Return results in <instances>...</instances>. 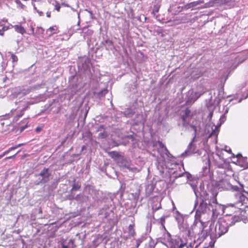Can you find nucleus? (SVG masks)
Segmentation results:
<instances>
[{"label":"nucleus","mask_w":248,"mask_h":248,"mask_svg":"<svg viewBox=\"0 0 248 248\" xmlns=\"http://www.w3.org/2000/svg\"><path fill=\"white\" fill-rule=\"evenodd\" d=\"M186 246L189 247L190 248H197V245H195V241L194 240L193 242H191L188 243L187 242V244L186 245Z\"/></svg>","instance_id":"nucleus-20"},{"label":"nucleus","mask_w":248,"mask_h":248,"mask_svg":"<svg viewBox=\"0 0 248 248\" xmlns=\"http://www.w3.org/2000/svg\"><path fill=\"white\" fill-rule=\"evenodd\" d=\"M197 198L201 201H212L213 204H217L215 197L217 193H214L213 187H192Z\"/></svg>","instance_id":"nucleus-3"},{"label":"nucleus","mask_w":248,"mask_h":248,"mask_svg":"<svg viewBox=\"0 0 248 248\" xmlns=\"http://www.w3.org/2000/svg\"><path fill=\"white\" fill-rule=\"evenodd\" d=\"M137 247L138 248V247L140 245V242H139V241H137Z\"/></svg>","instance_id":"nucleus-40"},{"label":"nucleus","mask_w":248,"mask_h":248,"mask_svg":"<svg viewBox=\"0 0 248 248\" xmlns=\"http://www.w3.org/2000/svg\"><path fill=\"white\" fill-rule=\"evenodd\" d=\"M84 148H85V146H83L82 147V150H84Z\"/></svg>","instance_id":"nucleus-42"},{"label":"nucleus","mask_w":248,"mask_h":248,"mask_svg":"<svg viewBox=\"0 0 248 248\" xmlns=\"http://www.w3.org/2000/svg\"><path fill=\"white\" fill-rule=\"evenodd\" d=\"M167 239L168 241H171L172 245L170 247H174L175 248H178L179 246L182 244L184 243V245L183 246V248H184L186 245L187 244V240H185V239H182L179 238H176L175 239H171V236L170 233L167 232Z\"/></svg>","instance_id":"nucleus-6"},{"label":"nucleus","mask_w":248,"mask_h":248,"mask_svg":"<svg viewBox=\"0 0 248 248\" xmlns=\"http://www.w3.org/2000/svg\"><path fill=\"white\" fill-rule=\"evenodd\" d=\"M21 125L18 128V130H19L20 133L22 132L26 128L30 126L29 121L28 118H24L19 123Z\"/></svg>","instance_id":"nucleus-8"},{"label":"nucleus","mask_w":248,"mask_h":248,"mask_svg":"<svg viewBox=\"0 0 248 248\" xmlns=\"http://www.w3.org/2000/svg\"><path fill=\"white\" fill-rule=\"evenodd\" d=\"M159 11V7L155 6L154 9L153 10L154 12L157 13Z\"/></svg>","instance_id":"nucleus-32"},{"label":"nucleus","mask_w":248,"mask_h":248,"mask_svg":"<svg viewBox=\"0 0 248 248\" xmlns=\"http://www.w3.org/2000/svg\"><path fill=\"white\" fill-rule=\"evenodd\" d=\"M80 187H76V186H74V187H73L72 189V190H77V189H78V188H79Z\"/></svg>","instance_id":"nucleus-38"},{"label":"nucleus","mask_w":248,"mask_h":248,"mask_svg":"<svg viewBox=\"0 0 248 248\" xmlns=\"http://www.w3.org/2000/svg\"><path fill=\"white\" fill-rule=\"evenodd\" d=\"M60 31L58 27L56 25L49 27L46 31L47 32H49V36H51L54 34H57Z\"/></svg>","instance_id":"nucleus-10"},{"label":"nucleus","mask_w":248,"mask_h":248,"mask_svg":"<svg viewBox=\"0 0 248 248\" xmlns=\"http://www.w3.org/2000/svg\"><path fill=\"white\" fill-rule=\"evenodd\" d=\"M36 10V12L38 13V14H39V15L40 16H43L44 13H43V12H42V11H39L38 10H37V9H36V10Z\"/></svg>","instance_id":"nucleus-33"},{"label":"nucleus","mask_w":248,"mask_h":248,"mask_svg":"<svg viewBox=\"0 0 248 248\" xmlns=\"http://www.w3.org/2000/svg\"><path fill=\"white\" fill-rule=\"evenodd\" d=\"M16 111V109H15L14 110H12V113H13V112H14V111Z\"/></svg>","instance_id":"nucleus-46"},{"label":"nucleus","mask_w":248,"mask_h":248,"mask_svg":"<svg viewBox=\"0 0 248 248\" xmlns=\"http://www.w3.org/2000/svg\"><path fill=\"white\" fill-rule=\"evenodd\" d=\"M3 156H4V155L2 154L0 155V159Z\"/></svg>","instance_id":"nucleus-41"},{"label":"nucleus","mask_w":248,"mask_h":248,"mask_svg":"<svg viewBox=\"0 0 248 248\" xmlns=\"http://www.w3.org/2000/svg\"><path fill=\"white\" fill-rule=\"evenodd\" d=\"M217 229L219 230L218 236H222L225 234L228 231L229 225L228 223L224 220H220L216 223Z\"/></svg>","instance_id":"nucleus-5"},{"label":"nucleus","mask_w":248,"mask_h":248,"mask_svg":"<svg viewBox=\"0 0 248 248\" xmlns=\"http://www.w3.org/2000/svg\"><path fill=\"white\" fill-rule=\"evenodd\" d=\"M195 101V100H192V99H189L187 100H186V105H189L193 104Z\"/></svg>","instance_id":"nucleus-26"},{"label":"nucleus","mask_w":248,"mask_h":248,"mask_svg":"<svg viewBox=\"0 0 248 248\" xmlns=\"http://www.w3.org/2000/svg\"><path fill=\"white\" fill-rule=\"evenodd\" d=\"M231 149H229L228 151V152L230 153V152H231Z\"/></svg>","instance_id":"nucleus-44"},{"label":"nucleus","mask_w":248,"mask_h":248,"mask_svg":"<svg viewBox=\"0 0 248 248\" xmlns=\"http://www.w3.org/2000/svg\"><path fill=\"white\" fill-rule=\"evenodd\" d=\"M27 109V107H25L20 110V112L14 116V120L17 121L24 114L25 111Z\"/></svg>","instance_id":"nucleus-16"},{"label":"nucleus","mask_w":248,"mask_h":248,"mask_svg":"<svg viewBox=\"0 0 248 248\" xmlns=\"http://www.w3.org/2000/svg\"><path fill=\"white\" fill-rule=\"evenodd\" d=\"M184 114L181 116V119L183 121V125L184 126H186L188 125V123L186 121V119L189 116L191 112L190 110L187 108L184 111H183Z\"/></svg>","instance_id":"nucleus-9"},{"label":"nucleus","mask_w":248,"mask_h":248,"mask_svg":"<svg viewBox=\"0 0 248 248\" xmlns=\"http://www.w3.org/2000/svg\"><path fill=\"white\" fill-rule=\"evenodd\" d=\"M184 243L181 244L178 248H175L174 247H170V248H183V246L184 245Z\"/></svg>","instance_id":"nucleus-34"},{"label":"nucleus","mask_w":248,"mask_h":248,"mask_svg":"<svg viewBox=\"0 0 248 248\" xmlns=\"http://www.w3.org/2000/svg\"><path fill=\"white\" fill-rule=\"evenodd\" d=\"M42 177L41 181L46 183L49 180V178L51 175V173L49 172L48 168H45L39 174Z\"/></svg>","instance_id":"nucleus-7"},{"label":"nucleus","mask_w":248,"mask_h":248,"mask_svg":"<svg viewBox=\"0 0 248 248\" xmlns=\"http://www.w3.org/2000/svg\"><path fill=\"white\" fill-rule=\"evenodd\" d=\"M186 248H190L189 247H187V246H186Z\"/></svg>","instance_id":"nucleus-45"},{"label":"nucleus","mask_w":248,"mask_h":248,"mask_svg":"<svg viewBox=\"0 0 248 248\" xmlns=\"http://www.w3.org/2000/svg\"><path fill=\"white\" fill-rule=\"evenodd\" d=\"M36 1V0H31V4L33 6V8L34 10H36V7L35 6V5L34 4V2Z\"/></svg>","instance_id":"nucleus-30"},{"label":"nucleus","mask_w":248,"mask_h":248,"mask_svg":"<svg viewBox=\"0 0 248 248\" xmlns=\"http://www.w3.org/2000/svg\"><path fill=\"white\" fill-rule=\"evenodd\" d=\"M68 246H69V248H73L74 247V241L70 239L67 244Z\"/></svg>","instance_id":"nucleus-24"},{"label":"nucleus","mask_w":248,"mask_h":248,"mask_svg":"<svg viewBox=\"0 0 248 248\" xmlns=\"http://www.w3.org/2000/svg\"><path fill=\"white\" fill-rule=\"evenodd\" d=\"M15 31L18 33L23 34L26 32V30L23 27L20 25H16L13 26Z\"/></svg>","instance_id":"nucleus-12"},{"label":"nucleus","mask_w":248,"mask_h":248,"mask_svg":"<svg viewBox=\"0 0 248 248\" xmlns=\"http://www.w3.org/2000/svg\"><path fill=\"white\" fill-rule=\"evenodd\" d=\"M25 145V143H20L17 145H16L14 146L11 147V148H9L7 150L4 152L2 154L4 155H6V154H8L10 151L14 150L18 147H20L23 145Z\"/></svg>","instance_id":"nucleus-15"},{"label":"nucleus","mask_w":248,"mask_h":248,"mask_svg":"<svg viewBox=\"0 0 248 248\" xmlns=\"http://www.w3.org/2000/svg\"><path fill=\"white\" fill-rule=\"evenodd\" d=\"M108 93L107 89L103 90L99 92L98 94L101 96H104Z\"/></svg>","instance_id":"nucleus-22"},{"label":"nucleus","mask_w":248,"mask_h":248,"mask_svg":"<svg viewBox=\"0 0 248 248\" xmlns=\"http://www.w3.org/2000/svg\"><path fill=\"white\" fill-rule=\"evenodd\" d=\"M35 130L37 132H40L41 130V128L37 127L36 128Z\"/></svg>","instance_id":"nucleus-37"},{"label":"nucleus","mask_w":248,"mask_h":248,"mask_svg":"<svg viewBox=\"0 0 248 248\" xmlns=\"http://www.w3.org/2000/svg\"><path fill=\"white\" fill-rule=\"evenodd\" d=\"M11 59L12 60V62H17L18 61V58H17V57L16 55H15L14 54L11 55Z\"/></svg>","instance_id":"nucleus-23"},{"label":"nucleus","mask_w":248,"mask_h":248,"mask_svg":"<svg viewBox=\"0 0 248 248\" xmlns=\"http://www.w3.org/2000/svg\"><path fill=\"white\" fill-rule=\"evenodd\" d=\"M215 208L211 201H202L195 215V225L193 230L196 231V227L200 225V220H208L209 217L214 213Z\"/></svg>","instance_id":"nucleus-1"},{"label":"nucleus","mask_w":248,"mask_h":248,"mask_svg":"<svg viewBox=\"0 0 248 248\" xmlns=\"http://www.w3.org/2000/svg\"><path fill=\"white\" fill-rule=\"evenodd\" d=\"M162 227H163L164 228V229L166 230V229H165V228L164 225L163 224H162Z\"/></svg>","instance_id":"nucleus-43"},{"label":"nucleus","mask_w":248,"mask_h":248,"mask_svg":"<svg viewBox=\"0 0 248 248\" xmlns=\"http://www.w3.org/2000/svg\"><path fill=\"white\" fill-rule=\"evenodd\" d=\"M214 243L211 242L209 244V246L208 247H205L204 248H212L214 246Z\"/></svg>","instance_id":"nucleus-31"},{"label":"nucleus","mask_w":248,"mask_h":248,"mask_svg":"<svg viewBox=\"0 0 248 248\" xmlns=\"http://www.w3.org/2000/svg\"><path fill=\"white\" fill-rule=\"evenodd\" d=\"M231 0H222V1L224 3H227L229 2H230Z\"/></svg>","instance_id":"nucleus-39"},{"label":"nucleus","mask_w":248,"mask_h":248,"mask_svg":"<svg viewBox=\"0 0 248 248\" xmlns=\"http://www.w3.org/2000/svg\"><path fill=\"white\" fill-rule=\"evenodd\" d=\"M200 230L199 232L196 230L194 231L198 233L202 240H204L208 235H210L211 239H216L220 237L218 236L219 230L217 229V225H215V222L209 220H200V225L199 226Z\"/></svg>","instance_id":"nucleus-2"},{"label":"nucleus","mask_w":248,"mask_h":248,"mask_svg":"<svg viewBox=\"0 0 248 248\" xmlns=\"http://www.w3.org/2000/svg\"><path fill=\"white\" fill-rule=\"evenodd\" d=\"M190 127L195 131V136L193 138V139H192V141H191V142L188 145V149L189 150H191L192 152H194V150H195V148H194L193 149H192V148H193V146H194V145L193 144V142L194 141L195 138V136H196V135L197 127H196V126L195 125H190Z\"/></svg>","instance_id":"nucleus-11"},{"label":"nucleus","mask_w":248,"mask_h":248,"mask_svg":"<svg viewBox=\"0 0 248 248\" xmlns=\"http://www.w3.org/2000/svg\"><path fill=\"white\" fill-rule=\"evenodd\" d=\"M204 1L203 0H198L196 1H193L189 3V5L191 7H194L200 4L203 3Z\"/></svg>","instance_id":"nucleus-19"},{"label":"nucleus","mask_w":248,"mask_h":248,"mask_svg":"<svg viewBox=\"0 0 248 248\" xmlns=\"http://www.w3.org/2000/svg\"><path fill=\"white\" fill-rule=\"evenodd\" d=\"M61 4H62V6H65V7H69V5L68 4L65 3L64 2L62 3Z\"/></svg>","instance_id":"nucleus-35"},{"label":"nucleus","mask_w":248,"mask_h":248,"mask_svg":"<svg viewBox=\"0 0 248 248\" xmlns=\"http://www.w3.org/2000/svg\"><path fill=\"white\" fill-rule=\"evenodd\" d=\"M61 9V5L60 3L58 1H56V4L55 5V9L57 12H60Z\"/></svg>","instance_id":"nucleus-21"},{"label":"nucleus","mask_w":248,"mask_h":248,"mask_svg":"<svg viewBox=\"0 0 248 248\" xmlns=\"http://www.w3.org/2000/svg\"><path fill=\"white\" fill-rule=\"evenodd\" d=\"M18 153H17L16 154L13 155H12V156H8V157H6L5 159V160H7V159H12V158H15L16 155Z\"/></svg>","instance_id":"nucleus-29"},{"label":"nucleus","mask_w":248,"mask_h":248,"mask_svg":"<svg viewBox=\"0 0 248 248\" xmlns=\"http://www.w3.org/2000/svg\"><path fill=\"white\" fill-rule=\"evenodd\" d=\"M158 145L159 146L160 148H165V149H166V146H165V145L162 143V141H158Z\"/></svg>","instance_id":"nucleus-25"},{"label":"nucleus","mask_w":248,"mask_h":248,"mask_svg":"<svg viewBox=\"0 0 248 248\" xmlns=\"http://www.w3.org/2000/svg\"><path fill=\"white\" fill-rule=\"evenodd\" d=\"M231 190L234 192L235 198L236 200V204L241 203L243 205L248 200L247 195L248 192L244 190V187H231Z\"/></svg>","instance_id":"nucleus-4"},{"label":"nucleus","mask_w":248,"mask_h":248,"mask_svg":"<svg viewBox=\"0 0 248 248\" xmlns=\"http://www.w3.org/2000/svg\"><path fill=\"white\" fill-rule=\"evenodd\" d=\"M241 219L242 218L238 216H234L232 217L231 222L230 223H228V225H229V227L232 226L236 222H239L240 221H241Z\"/></svg>","instance_id":"nucleus-13"},{"label":"nucleus","mask_w":248,"mask_h":248,"mask_svg":"<svg viewBox=\"0 0 248 248\" xmlns=\"http://www.w3.org/2000/svg\"><path fill=\"white\" fill-rule=\"evenodd\" d=\"M129 231H130V233H131V235H133V232H134V230H133V227L132 225H130L129 226Z\"/></svg>","instance_id":"nucleus-27"},{"label":"nucleus","mask_w":248,"mask_h":248,"mask_svg":"<svg viewBox=\"0 0 248 248\" xmlns=\"http://www.w3.org/2000/svg\"><path fill=\"white\" fill-rule=\"evenodd\" d=\"M15 2L17 5V8L23 10L26 8V6L21 2L20 0H15Z\"/></svg>","instance_id":"nucleus-18"},{"label":"nucleus","mask_w":248,"mask_h":248,"mask_svg":"<svg viewBox=\"0 0 248 248\" xmlns=\"http://www.w3.org/2000/svg\"><path fill=\"white\" fill-rule=\"evenodd\" d=\"M46 16L49 18L51 17V12H47L46 13Z\"/></svg>","instance_id":"nucleus-36"},{"label":"nucleus","mask_w":248,"mask_h":248,"mask_svg":"<svg viewBox=\"0 0 248 248\" xmlns=\"http://www.w3.org/2000/svg\"><path fill=\"white\" fill-rule=\"evenodd\" d=\"M161 208V203L157 202L156 203L154 202L152 205V209L153 212L156 211Z\"/></svg>","instance_id":"nucleus-17"},{"label":"nucleus","mask_w":248,"mask_h":248,"mask_svg":"<svg viewBox=\"0 0 248 248\" xmlns=\"http://www.w3.org/2000/svg\"><path fill=\"white\" fill-rule=\"evenodd\" d=\"M62 248H69V246L66 244L64 242L62 243Z\"/></svg>","instance_id":"nucleus-28"},{"label":"nucleus","mask_w":248,"mask_h":248,"mask_svg":"<svg viewBox=\"0 0 248 248\" xmlns=\"http://www.w3.org/2000/svg\"><path fill=\"white\" fill-rule=\"evenodd\" d=\"M108 153L109 156L113 159L118 158L121 156V154L116 151L108 152Z\"/></svg>","instance_id":"nucleus-14"}]
</instances>
